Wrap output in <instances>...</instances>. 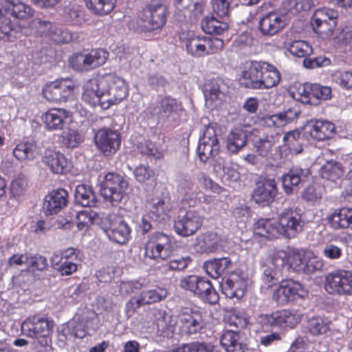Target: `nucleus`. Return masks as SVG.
<instances>
[{"label":"nucleus","instance_id":"16","mask_svg":"<svg viewBox=\"0 0 352 352\" xmlns=\"http://www.w3.org/2000/svg\"><path fill=\"white\" fill-rule=\"evenodd\" d=\"M94 142L99 151L105 157L114 155L121 145L120 133L107 127L99 129L94 135Z\"/></svg>","mask_w":352,"mask_h":352},{"label":"nucleus","instance_id":"21","mask_svg":"<svg viewBox=\"0 0 352 352\" xmlns=\"http://www.w3.org/2000/svg\"><path fill=\"white\" fill-rule=\"evenodd\" d=\"M305 131L317 141H324L336 133L335 124L327 120L312 119L307 122Z\"/></svg>","mask_w":352,"mask_h":352},{"label":"nucleus","instance_id":"39","mask_svg":"<svg viewBox=\"0 0 352 352\" xmlns=\"http://www.w3.org/2000/svg\"><path fill=\"white\" fill-rule=\"evenodd\" d=\"M307 256V252L303 249H292L289 253L285 252V268L287 270L292 269L300 272Z\"/></svg>","mask_w":352,"mask_h":352},{"label":"nucleus","instance_id":"60","mask_svg":"<svg viewBox=\"0 0 352 352\" xmlns=\"http://www.w3.org/2000/svg\"><path fill=\"white\" fill-rule=\"evenodd\" d=\"M287 9L293 14L300 12L308 11L314 5L313 0H287Z\"/></svg>","mask_w":352,"mask_h":352},{"label":"nucleus","instance_id":"17","mask_svg":"<svg viewBox=\"0 0 352 352\" xmlns=\"http://www.w3.org/2000/svg\"><path fill=\"white\" fill-rule=\"evenodd\" d=\"M204 217L194 210H187L184 214H179L175 221V232L184 237L195 234L203 224Z\"/></svg>","mask_w":352,"mask_h":352},{"label":"nucleus","instance_id":"63","mask_svg":"<svg viewBox=\"0 0 352 352\" xmlns=\"http://www.w3.org/2000/svg\"><path fill=\"white\" fill-rule=\"evenodd\" d=\"M31 25L41 35L48 36L51 38L56 25L50 21L36 18L32 21Z\"/></svg>","mask_w":352,"mask_h":352},{"label":"nucleus","instance_id":"2","mask_svg":"<svg viewBox=\"0 0 352 352\" xmlns=\"http://www.w3.org/2000/svg\"><path fill=\"white\" fill-rule=\"evenodd\" d=\"M155 324L157 330H174L175 325L179 322V330H190L194 328V330H200L202 327V317L199 312L184 313L179 317V320L172 315L162 309H157L155 313Z\"/></svg>","mask_w":352,"mask_h":352},{"label":"nucleus","instance_id":"57","mask_svg":"<svg viewBox=\"0 0 352 352\" xmlns=\"http://www.w3.org/2000/svg\"><path fill=\"white\" fill-rule=\"evenodd\" d=\"M170 248L148 241L144 247L145 256L152 259H164Z\"/></svg>","mask_w":352,"mask_h":352},{"label":"nucleus","instance_id":"23","mask_svg":"<svg viewBox=\"0 0 352 352\" xmlns=\"http://www.w3.org/2000/svg\"><path fill=\"white\" fill-rule=\"evenodd\" d=\"M264 61L251 60L248 62L245 70L242 72L241 84L245 88L260 89L261 85V70Z\"/></svg>","mask_w":352,"mask_h":352},{"label":"nucleus","instance_id":"22","mask_svg":"<svg viewBox=\"0 0 352 352\" xmlns=\"http://www.w3.org/2000/svg\"><path fill=\"white\" fill-rule=\"evenodd\" d=\"M68 192L63 188L54 190L47 194L43 201V210L45 215L58 214L67 206L68 203Z\"/></svg>","mask_w":352,"mask_h":352},{"label":"nucleus","instance_id":"43","mask_svg":"<svg viewBox=\"0 0 352 352\" xmlns=\"http://www.w3.org/2000/svg\"><path fill=\"white\" fill-rule=\"evenodd\" d=\"M14 157L21 161L33 160L37 154V146L34 141H27L18 144L13 151Z\"/></svg>","mask_w":352,"mask_h":352},{"label":"nucleus","instance_id":"49","mask_svg":"<svg viewBox=\"0 0 352 352\" xmlns=\"http://www.w3.org/2000/svg\"><path fill=\"white\" fill-rule=\"evenodd\" d=\"M140 294L145 305H148L164 300L168 296V291L164 287H155L153 289L144 290Z\"/></svg>","mask_w":352,"mask_h":352},{"label":"nucleus","instance_id":"59","mask_svg":"<svg viewBox=\"0 0 352 352\" xmlns=\"http://www.w3.org/2000/svg\"><path fill=\"white\" fill-rule=\"evenodd\" d=\"M256 323L262 328L278 327V311L271 314H259L256 318Z\"/></svg>","mask_w":352,"mask_h":352},{"label":"nucleus","instance_id":"10","mask_svg":"<svg viewBox=\"0 0 352 352\" xmlns=\"http://www.w3.org/2000/svg\"><path fill=\"white\" fill-rule=\"evenodd\" d=\"M249 281L248 274L242 268L234 270L228 276L223 277L220 286L222 293L227 298H242L246 292Z\"/></svg>","mask_w":352,"mask_h":352},{"label":"nucleus","instance_id":"27","mask_svg":"<svg viewBox=\"0 0 352 352\" xmlns=\"http://www.w3.org/2000/svg\"><path fill=\"white\" fill-rule=\"evenodd\" d=\"M234 267V262L230 257L223 256L206 261L204 264V268L212 278H218L222 274H230Z\"/></svg>","mask_w":352,"mask_h":352},{"label":"nucleus","instance_id":"55","mask_svg":"<svg viewBox=\"0 0 352 352\" xmlns=\"http://www.w3.org/2000/svg\"><path fill=\"white\" fill-rule=\"evenodd\" d=\"M278 327L294 328L295 325L300 321V316L296 313L289 310L278 311Z\"/></svg>","mask_w":352,"mask_h":352},{"label":"nucleus","instance_id":"30","mask_svg":"<svg viewBox=\"0 0 352 352\" xmlns=\"http://www.w3.org/2000/svg\"><path fill=\"white\" fill-rule=\"evenodd\" d=\"M74 203L76 206L82 207L92 208L96 206L98 198L93 188L84 184L78 185L74 193Z\"/></svg>","mask_w":352,"mask_h":352},{"label":"nucleus","instance_id":"8","mask_svg":"<svg viewBox=\"0 0 352 352\" xmlns=\"http://www.w3.org/2000/svg\"><path fill=\"white\" fill-rule=\"evenodd\" d=\"M101 229L112 242L126 244L131 239V229L123 217L109 214L103 219Z\"/></svg>","mask_w":352,"mask_h":352},{"label":"nucleus","instance_id":"18","mask_svg":"<svg viewBox=\"0 0 352 352\" xmlns=\"http://www.w3.org/2000/svg\"><path fill=\"white\" fill-rule=\"evenodd\" d=\"M278 193L274 179H263L256 183L251 198L260 207L270 206L275 200Z\"/></svg>","mask_w":352,"mask_h":352},{"label":"nucleus","instance_id":"34","mask_svg":"<svg viewBox=\"0 0 352 352\" xmlns=\"http://www.w3.org/2000/svg\"><path fill=\"white\" fill-rule=\"evenodd\" d=\"M225 85L221 79L212 80L210 85L206 87L204 96L207 104L215 107L225 97Z\"/></svg>","mask_w":352,"mask_h":352},{"label":"nucleus","instance_id":"62","mask_svg":"<svg viewBox=\"0 0 352 352\" xmlns=\"http://www.w3.org/2000/svg\"><path fill=\"white\" fill-rule=\"evenodd\" d=\"M173 352H214L213 347L204 342H195L184 344Z\"/></svg>","mask_w":352,"mask_h":352},{"label":"nucleus","instance_id":"19","mask_svg":"<svg viewBox=\"0 0 352 352\" xmlns=\"http://www.w3.org/2000/svg\"><path fill=\"white\" fill-rule=\"evenodd\" d=\"M104 78L109 80L104 95L106 109L113 104H117L123 100L128 95V88L125 81L112 74L104 75Z\"/></svg>","mask_w":352,"mask_h":352},{"label":"nucleus","instance_id":"37","mask_svg":"<svg viewBox=\"0 0 352 352\" xmlns=\"http://www.w3.org/2000/svg\"><path fill=\"white\" fill-rule=\"evenodd\" d=\"M54 327V321L50 317L42 316L40 314H34L26 318L21 324V330H52Z\"/></svg>","mask_w":352,"mask_h":352},{"label":"nucleus","instance_id":"64","mask_svg":"<svg viewBox=\"0 0 352 352\" xmlns=\"http://www.w3.org/2000/svg\"><path fill=\"white\" fill-rule=\"evenodd\" d=\"M331 322L327 318L314 316L307 321L308 330H330Z\"/></svg>","mask_w":352,"mask_h":352},{"label":"nucleus","instance_id":"53","mask_svg":"<svg viewBox=\"0 0 352 352\" xmlns=\"http://www.w3.org/2000/svg\"><path fill=\"white\" fill-rule=\"evenodd\" d=\"M338 13L336 10L324 8L317 10L312 17L311 25H321V23L338 20Z\"/></svg>","mask_w":352,"mask_h":352},{"label":"nucleus","instance_id":"58","mask_svg":"<svg viewBox=\"0 0 352 352\" xmlns=\"http://www.w3.org/2000/svg\"><path fill=\"white\" fill-rule=\"evenodd\" d=\"M334 41L340 47H349L352 50V27L345 26L336 34Z\"/></svg>","mask_w":352,"mask_h":352},{"label":"nucleus","instance_id":"44","mask_svg":"<svg viewBox=\"0 0 352 352\" xmlns=\"http://www.w3.org/2000/svg\"><path fill=\"white\" fill-rule=\"evenodd\" d=\"M323 188L317 184H309L300 192V199L310 205L320 203L322 197Z\"/></svg>","mask_w":352,"mask_h":352},{"label":"nucleus","instance_id":"12","mask_svg":"<svg viewBox=\"0 0 352 352\" xmlns=\"http://www.w3.org/2000/svg\"><path fill=\"white\" fill-rule=\"evenodd\" d=\"M308 291L300 282L293 279L282 280L274 290L272 299L279 305L305 298Z\"/></svg>","mask_w":352,"mask_h":352},{"label":"nucleus","instance_id":"13","mask_svg":"<svg viewBox=\"0 0 352 352\" xmlns=\"http://www.w3.org/2000/svg\"><path fill=\"white\" fill-rule=\"evenodd\" d=\"M109 82L104 76L88 80L82 87V100L91 107L99 106L106 109L104 95Z\"/></svg>","mask_w":352,"mask_h":352},{"label":"nucleus","instance_id":"42","mask_svg":"<svg viewBox=\"0 0 352 352\" xmlns=\"http://www.w3.org/2000/svg\"><path fill=\"white\" fill-rule=\"evenodd\" d=\"M201 29L208 34L221 35L228 29V24L212 16H205L201 23Z\"/></svg>","mask_w":352,"mask_h":352},{"label":"nucleus","instance_id":"36","mask_svg":"<svg viewBox=\"0 0 352 352\" xmlns=\"http://www.w3.org/2000/svg\"><path fill=\"white\" fill-rule=\"evenodd\" d=\"M254 232L255 234L268 239L276 238L280 234L278 222L270 219L258 220L254 225Z\"/></svg>","mask_w":352,"mask_h":352},{"label":"nucleus","instance_id":"7","mask_svg":"<svg viewBox=\"0 0 352 352\" xmlns=\"http://www.w3.org/2000/svg\"><path fill=\"white\" fill-rule=\"evenodd\" d=\"M285 251L274 252L270 260L261 263L260 278L263 286L272 288L280 282L285 268Z\"/></svg>","mask_w":352,"mask_h":352},{"label":"nucleus","instance_id":"5","mask_svg":"<svg viewBox=\"0 0 352 352\" xmlns=\"http://www.w3.org/2000/svg\"><path fill=\"white\" fill-rule=\"evenodd\" d=\"M324 288L331 295L352 296V271L338 269L324 277Z\"/></svg>","mask_w":352,"mask_h":352},{"label":"nucleus","instance_id":"51","mask_svg":"<svg viewBox=\"0 0 352 352\" xmlns=\"http://www.w3.org/2000/svg\"><path fill=\"white\" fill-rule=\"evenodd\" d=\"M274 144V140L272 136L258 138L252 143L254 150L261 157H267L271 153Z\"/></svg>","mask_w":352,"mask_h":352},{"label":"nucleus","instance_id":"52","mask_svg":"<svg viewBox=\"0 0 352 352\" xmlns=\"http://www.w3.org/2000/svg\"><path fill=\"white\" fill-rule=\"evenodd\" d=\"M139 152L144 155L155 159H161L164 156L163 149L151 140H144L138 145Z\"/></svg>","mask_w":352,"mask_h":352},{"label":"nucleus","instance_id":"11","mask_svg":"<svg viewBox=\"0 0 352 352\" xmlns=\"http://www.w3.org/2000/svg\"><path fill=\"white\" fill-rule=\"evenodd\" d=\"M109 53L104 49L92 50L89 52L74 54L69 59L72 67L80 72H89L105 63Z\"/></svg>","mask_w":352,"mask_h":352},{"label":"nucleus","instance_id":"33","mask_svg":"<svg viewBox=\"0 0 352 352\" xmlns=\"http://www.w3.org/2000/svg\"><path fill=\"white\" fill-rule=\"evenodd\" d=\"M241 331H224L220 343L226 352H245L246 344L241 335Z\"/></svg>","mask_w":352,"mask_h":352},{"label":"nucleus","instance_id":"20","mask_svg":"<svg viewBox=\"0 0 352 352\" xmlns=\"http://www.w3.org/2000/svg\"><path fill=\"white\" fill-rule=\"evenodd\" d=\"M310 174L309 168H302L299 166L291 167L280 178L284 192L287 195L296 194L298 191L299 185L304 182Z\"/></svg>","mask_w":352,"mask_h":352},{"label":"nucleus","instance_id":"48","mask_svg":"<svg viewBox=\"0 0 352 352\" xmlns=\"http://www.w3.org/2000/svg\"><path fill=\"white\" fill-rule=\"evenodd\" d=\"M287 51L294 56L305 58L312 54L313 49L309 43L301 41H293L287 44Z\"/></svg>","mask_w":352,"mask_h":352},{"label":"nucleus","instance_id":"24","mask_svg":"<svg viewBox=\"0 0 352 352\" xmlns=\"http://www.w3.org/2000/svg\"><path fill=\"white\" fill-rule=\"evenodd\" d=\"M195 243L196 249L201 253H218L224 248L226 241L219 234L208 232L197 237Z\"/></svg>","mask_w":352,"mask_h":352},{"label":"nucleus","instance_id":"31","mask_svg":"<svg viewBox=\"0 0 352 352\" xmlns=\"http://www.w3.org/2000/svg\"><path fill=\"white\" fill-rule=\"evenodd\" d=\"M248 133L241 129L236 128L228 134L226 148L231 154H237L248 143Z\"/></svg>","mask_w":352,"mask_h":352},{"label":"nucleus","instance_id":"32","mask_svg":"<svg viewBox=\"0 0 352 352\" xmlns=\"http://www.w3.org/2000/svg\"><path fill=\"white\" fill-rule=\"evenodd\" d=\"M192 294L210 304L214 305L219 300V294L210 281L201 276H199Z\"/></svg>","mask_w":352,"mask_h":352},{"label":"nucleus","instance_id":"61","mask_svg":"<svg viewBox=\"0 0 352 352\" xmlns=\"http://www.w3.org/2000/svg\"><path fill=\"white\" fill-rule=\"evenodd\" d=\"M331 61L325 56H307L303 60V66L307 69H315L330 65Z\"/></svg>","mask_w":352,"mask_h":352},{"label":"nucleus","instance_id":"40","mask_svg":"<svg viewBox=\"0 0 352 352\" xmlns=\"http://www.w3.org/2000/svg\"><path fill=\"white\" fill-rule=\"evenodd\" d=\"M177 191L185 200L195 197L197 188L188 173H182L177 176Z\"/></svg>","mask_w":352,"mask_h":352},{"label":"nucleus","instance_id":"25","mask_svg":"<svg viewBox=\"0 0 352 352\" xmlns=\"http://www.w3.org/2000/svg\"><path fill=\"white\" fill-rule=\"evenodd\" d=\"M286 24L285 16L272 12L260 19L258 28L263 35L274 36L280 32Z\"/></svg>","mask_w":352,"mask_h":352},{"label":"nucleus","instance_id":"56","mask_svg":"<svg viewBox=\"0 0 352 352\" xmlns=\"http://www.w3.org/2000/svg\"><path fill=\"white\" fill-rule=\"evenodd\" d=\"M61 138L63 144L67 148H76L82 142L78 131L70 128L63 131Z\"/></svg>","mask_w":352,"mask_h":352},{"label":"nucleus","instance_id":"9","mask_svg":"<svg viewBox=\"0 0 352 352\" xmlns=\"http://www.w3.org/2000/svg\"><path fill=\"white\" fill-rule=\"evenodd\" d=\"M278 225L280 235L289 239L296 237L302 232L305 225L301 210L298 208L283 210L278 215Z\"/></svg>","mask_w":352,"mask_h":352},{"label":"nucleus","instance_id":"29","mask_svg":"<svg viewBox=\"0 0 352 352\" xmlns=\"http://www.w3.org/2000/svg\"><path fill=\"white\" fill-rule=\"evenodd\" d=\"M328 223L334 230L352 229V207L336 209L327 218Z\"/></svg>","mask_w":352,"mask_h":352},{"label":"nucleus","instance_id":"45","mask_svg":"<svg viewBox=\"0 0 352 352\" xmlns=\"http://www.w3.org/2000/svg\"><path fill=\"white\" fill-rule=\"evenodd\" d=\"M205 140H199V144L197 148V153L199 160L203 163H206L208 160L214 155L218 154L220 145L219 143H214Z\"/></svg>","mask_w":352,"mask_h":352},{"label":"nucleus","instance_id":"26","mask_svg":"<svg viewBox=\"0 0 352 352\" xmlns=\"http://www.w3.org/2000/svg\"><path fill=\"white\" fill-rule=\"evenodd\" d=\"M43 162L54 174H65L71 168V162L65 155L59 151H47L43 157Z\"/></svg>","mask_w":352,"mask_h":352},{"label":"nucleus","instance_id":"38","mask_svg":"<svg viewBox=\"0 0 352 352\" xmlns=\"http://www.w3.org/2000/svg\"><path fill=\"white\" fill-rule=\"evenodd\" d=\"M261 85L260 89H270L276 86L280 80V74L275 66L264 61L261 70Z\"/></svg>","mask_w":352,"mask_h":352},{"label":"nucleus","instance_id":"46","mask_svg":"<svg viewBox=\"0 0 352 352\" xmlns=\"http://www.w3.org/2000/svg\"><path fill=\"white\" fill-rule=\"evenodd\" d=\"M116 1L117 0H86V5L94 14L106 15L113 10Z\"/></svg>","mask_w":352,"mask_h":352},{"label":"nucleus","instance_id":"28","mask_svg":"<svg viewBox=\"0 0 352 352\" xmlns=\"http://www.w3.org/2000/svg\"><path fill=\"white\" fill-rule=\"evenodd\" d=\"M3 11L6 14L23 21L31 19L34 14V10L31 6L19 0H8L3 6Z\"/></svg>","mask_w":352,"mask_h":352},{"label":"nucleus","instance_id":"3","mask_svg":"<svg viewBox=\"0 0 352 352\" xmlns=\"http://www.w3.org/2000/svg\"><path fill=\"white\" fill-rule=\"evenodd\" d=\"M129 184L125 175L109 172L100 184V192L104 199L116 206L127 194Z\"/></svg>","mask_w":352,"mask_h":352},{"label":"nucleus","instance_id":"4","mask_svg":"<svg viewBox=\"0 0 352 352\" xmlns=\"http://www.w3.org/2000/svg\"><path fill=\"white\" fill-rule=\"evenodd\" d=\"M167 197L163 193L156 192L150 202V211L144 214L138 223V231L142 234L157 228L158 223L165 219L168 211Z\"/></svg>","mask_w":352,"mask_h":352},{"label":"nucleus","instance_id":"35","mask_svg":"<svg viewBox=\"0 0 352 352\" xmlns=\"http://www.w3.org/2000/svg\"><path fill=\"white\" fill-rule=\"evenodd\" d=\"M69 116V111L65 109H52L45 113L43 116L45 127L48 130L62 129L65 120Z\"/></svg>","mask_w":352,"mask_h":352},{"label":"nucleus","instance_id":"1","mask_svg":"<svg viewBox=\"0 0 352 352\" xmlns=\"http://www.w3.org/2000/svg\"><path fill=\"white\" fill-rule=\"evenodd\" d=\"M184 111L182 102L170 96L160 97L153 108L157 123L166 127L177 126Z\"/></svg>","mask_w":352,"mask_h":352},{"label":"nucleus","instance_id":"14","mask_svg":"<svg viewBox=\"0 0 352 352\" xmlns=\"http://www.w3.org/2000/svg\"><path fill=\"white\" fill-rule=\"evenodd\" d=\"M74 82L70 78H58L47 82L43 87V97L51 102H66L73 94Z\"/></svg>","mask_w":352,"mask_h":352},{"label":"nucleus","instance_id":"15","mask_svg":"<svg viewBox=\"0 0 352 352\" xmlns=\"http://www.w3.org/2000/svg\"><path fill=\"white\" fill-rule=\"evenodd\" d=\"M186 50L194 57H203L217 52L223 47V41L221 38H210L204 36L193 35L185 42Z\"/></svg>","mask_w":352,"mask_h":352},{"label":"nucleus","instance_id":"6","mask_svg":"<svg viewBox=\"0 0 352 352\" xmlns=\"http://www.w3.org/2000/svg\"><path fill=\"white\" fill-rule=\"evenodd\" d=\"M167 8L160 3L147 5L140 15V28L142 32H153L160 30L165 25L167 20Z\"/></svg>","mask_w":352,"mask_h":352},{"label":"nucleus","instance_id":"54","mask_svg":"<svg viewBox=\"0 0 352 352\" xmlns=\"http://www.w3.org/2000/svg\"><path fill=\"white\" fill-rule=\"evenodd\" d=\"M331 89L327 86L320 84L313 83L312 85V102L311 105H318L320 100H327L331 98Z\"/></svg>","mask_w":352,"mask_h":352},{"label":"nucleus","instance_id":"50","mask_svg":"<svg viewBox=\"0 0 352 352\" xmlns=\"http://www.w3.org/2000/svg\"><path fill=\"white\" fill-rule=\"evenodd\" d=\"M78 38L77 32H73L65 27L55 25L51 36L52 41L56 44L67 43Z\"/></svg>","mask_w":352,"mask_h":352},{"label":"nucleus","instance_id":"47","mask_svg":"<svg viewBox=\"0 0 352 352\" xmlns=\"http://www.w3.org/2000/svg\"><path fill=\"white\" fill-rule=\"evenodd\" d=\"M192 263V258L189 256H177L166 261L161 267L164 272H182Z\"/></svg>","mask_w":352,"mask_h":352},{"label":"nucleus","instance_id":"41","mask_svg":"<svg viewBox=\"0 0 352 352\" xmlns=\"http://www.w3.org/2000/svg\"><path fill=\"white\" fill-rule=\"evenodd\" d=\"M320 173L323 179L336 182L343 176L344 170L340 163L331 160L327 162L321 167Z\"/></svg>","mask_w":352,"mask_h":352}]
</instances>
